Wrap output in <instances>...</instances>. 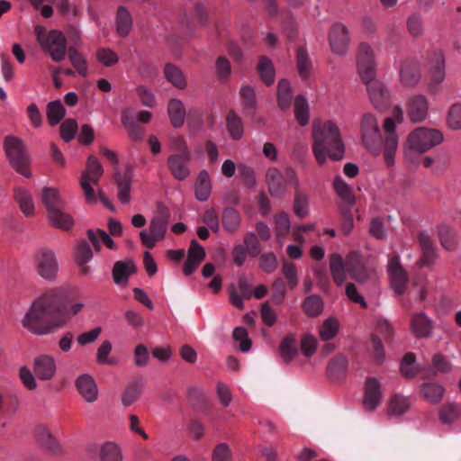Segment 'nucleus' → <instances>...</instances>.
<instances>
[{"instance_id": "338daca9", "label": "nucleus", "mask_w": 461, "mask_h": 461, "mask_svg": "<svg viewBox=\"0 0 461 461\" xmlns=\"http://www.w3.org/2000/svg\"><path fill=\"white\" fill-rule=\"evenodd\" d=\"M93 258V252L89 244L86 240L78 243L76 251V261L78 265H85Z\"/></svg>"}, {"instance_id": "dca6fc26", "label": "nucleus", "mask_w": 461, "mask_h": 461, "mask_svg": "<svg viewBox=\"0 0 461 461\" xmlns=\"http://www.w3.org/2000/svg\"><path fill=\"white\" fill-rule=\"evenodd\" d=\"M394 120L391 117H387L384 123L386 136L383 142V155L384 162L388 167L394 164V157L398 147V136L394 132Z\"/></svg>"}, {"instance_id": "4c0bfd02", "label": "nucleus", "mask_w": 461, "mask_h": 461, "mask_svg": "<svg viewBox=\"0 0 461 461\" xmlns=\"http://www.w3.org/2000/svg\"><path fill=\"white\" fill-rule=\"evenodd\" d=\"M164 74L167 81L178 89H185L187 82L183 71L173 64H167L164 68Z\"/></svg>"}, {"instance_id": "a18cd8bd", "label": "nucleus", "mask_w": 461, "mask_h": 461, "mask_svg": "<svg viewBox=\"0 0 461 461\" xmlns=\"http://www.w3.org/2000/svg\"><path fill=\"white\" fill-rule=\"evenodd\" d=\"M258 72L261 80L267 85L270 86L275 81V68L272 61L262 56L259 58L258 64Z\"/></svg>"}, {"instance_id": "7ed1b4c3", "label": "nucleus", "mask_w": 461, "mask_h": 461, "mask_svg": "<svg viewBox=\"0 0 461 461\" xmlns=\"http://www.w3.org/2000/svg\"><path fill=\"white\" fill-rule=\"evenodd\" d=\"M37 41L44 52L48 53L55 62L62 61L68 49L63 33L58 30L47 32L46 28L37 25L34 30Z\"/></svg>"}, {"instance_id": "6e6d98bb", "label": "nucleus", "mask_w": 461, "mask_h": 461, "mask_svg": "<svg viewBox=\"0 0 461 461\" xmlns=\"http://www.w3.org/2000/svg\"><path fill=\"white\" fill-rule=\"evenodd\" d=\"M296 62L300 76L306 79L311 73L312 63L306 50L303 47L297 50Z\"/></svg>"}, {"instance_id": "13d9d810", "label": "nucleus", "mask_w": 461, "mask_h": 461, "mask_svg": "<svg viewBox=\"0 0 461 461\" xmlns=\"http://www.w3.org/2000/svg\"><path fill=\"white\" fill-rule=\"evenodd\" d=\"M141 392V384L139 382H133L130 384L122 395V402L124 406H130L135 402Z\"/></svg>"}, {"instance_id": "3c124183", "label": "nucleus", "mask_w": 461, "mask_h": 461, "mask_svg": "<svg viewBox=\"0 0 461 461\" xmlns=\"http://www.w3.org/2000/svg\"><path fill=\"white\" fill-rule=\"evenodd\" d=\"M294 212L301 219L305 218L309 213L308 195L297 188L294 192Z\"/></svg>"}, {"instance_id": "412c9836", "label": "nucleus", "mask_w": 461, "mask_h": 461, "mask_svg": "<svg viewBox=\"0 0 461 461\" xmlns=\"http://www.w3.org/2000/svg\"><path fill=\"white\" fill-rule=\"evenodd\" d=\"M41 200L47 210L48 218L55 217L57 211L65 207V203L60 197L59 191L52 187L42 188Z\"/></svg>"}, {"instance_id": "e433bc0d", "label": "nucleus", "mask_w": 461, "mask_h": 461, "mask_svg": "<svg viewBox=\"0 0 461 461\" xmlns=\"http://www.w3.org/2000/svg\"><path fill=\"white\" fill-rule=\"evenodd\" d=\"M167 112L173 127L179 128L184 124L185 111L180 100L171 99L168 103Z\"/></svg>"}, {"instance_id": "69168bd1", "label": "nucleus", "mask_w": 461, "mask_h": 461, "mask_svg": "<svg viewBox=\"0 0 461 461\" xmlns=\"http://www.w3.org/2000/svg\"><path fill=\"white\" fill-rule=\"evenodd\" d=\"M352 207L339 206V213L341 215V230L344 234H349L354 228V218L351 212Z\"/></svg>"}, {"instance_id": "864d4df0", "label": "nucleus", "mask_w": 461, "mask_h": 461, "mask_svg": "<svg viewBox=\"0 0 461 461\" xmlns=\"http://www.w3.org/2000/svg\"><path fill=\"white\" fill-rule=\"evenodd\" d=\"M295 343V338L293 335L286 336L281 341L279 351L285 362L291 361L297 355L298 349Z\"/></svg>"}, {"instance_id": "58836bf2", "label": "nucleus", "mask_w": 461, "mask_h": 461, "mask_svg": "<svg viewBox=\"0 0 461 461\" xmlns=\"http://www.w3.org/2000/svg\"><path fill=\"white\" fill-rule=\"evenodd\" d=\"M221 222L226 231L236 232L240 225V215L234 208L226 207L222 211Z\"/></svg>"}, {"instance_id": "b1692460", "label": "nucleus", "mask_w": 461, "mask_h": 461, "mask_svg": "<svg viewBox=\"0 0 461 461\" xmlns=\"http://www.w3.org/2000/svg\"><path fill=\"white\" fill-rule=\"evenodd\" d=\"M76 387L86 402H94L97 400V385L91 375L85 374L78 376L76 380Z\"/></svg>"}, {"instance_id": "2f4dec72", "label": "nucleus", "mask_w": 461, "mask_h": 461, "mask_svg": "<svg viewBox=\"0 0 461 461\" xmlns=\"http://www.w3.org/2000/svg\"><path fill=\"white\" fill-rule=\"evenodd\" d=\"M333 188L338 196L342 200V203L339 206L352 207L355 204L353 190L340 176H335Z\"/></svg>"}, {"instance_id": "e2e57ef3", "label": "nucleus", "mask_w": 461, "mask_h": 461, "mask_svg": "<svg viewBox=\"0 0 461 461\" xmlns=\"http://www.w3.org/2000/svg\"><path fill=\"white\" fill-rule=\"evenodd\" d=\"M339 324L337 320L330 318L326 320L320 329V337L322 340L333 339L339 331Z\"/></svg>"}, {"instance_id": "393cba45", "label": "nucleus", "mask_w": 461, "mask_h": 461, "mask_svg": "<svg viewBox=\"0 0 461 461\" xmlns=\"http://www.w3.org/2000/svg\"><path fill=\"white\" fill-rule=\"evenodd\" d=\"M347 271L350 277L358 283H364L369 278V271L356 253H350L347 257Z\"/></svg>"}, {"instance_id": "49530a36", "label": "nucleus", "mask_w": 461, "mask_h": 461, "mask_svg": "<svg viewBox=\"0 0 461 461\" xmlns=\"http://www.w3.org/2000/svg\"><path fill=\"white\" fill-rule=\"evenodd\" d=\"M293 94L290 83L281 79L277 85V104L281 110H287L291 105Z\"/></svg>"}, {"instance_id": "a211bd4d", "label": "nucleus", "mask_w": 461, "mask_h": 461, "mask_svg": "<svg viewBox=\"0 0 461 461\" xmlns=\"http://www.w3.org/2000/svg\"><path fill=\"white\" fill-rule=\"evenodd\" d=\"M57 372L55 358L50 355H40L33 360V374L41 381L51 380Z\"/></svg>"}, {"instance_id": "2eb2a0df", "label": "nucleus", "mask_w": 461, "mask_h": 461, "mask_svg": "<svg viewBox=\"0 0 461 461\" xmlns=\"http://www.w3.org/2000/svg\"><path fill=\"white\" fill-rule=\"evenodd\" d=\"M363 83L366 86V91L374 107L380 112L387 109L390 105V95L385 86L375 78Z\"/></svg>"}, {"instance_id": "7c9ffc66", "label": "nucleus", "mask_w": 461, "mask_h": 461, "mask_svg": "<svg viewBox=\"0 0 461 461\" xmlns=\"http://www.w3.org/2000/svg\"><path fill=\"white\" fill-rule=\"evenodd\" d=\"M137 267L131 260L116 261L113 267V279L116 285L127 282L131 275L136 273Z\"/></svg>"}, {"instance_id": "c756f323", "label": "nucleus", "mask_w": 461, "mask_h": 461, "mask_svg": "<svg viewBox=\"0 0 461 461\" xmlns=\"http://www.w3.org/2000/svg\"><path fill=\"white\" fill-rule=\"evenodd\" d=\"M400 77L404 86H412L416 85L420 77L418 64L412 60H405L401 66Z\"/></svg>"}, {"instance_id": "c03bdc74", "label": "nucleus", "mask_w": 461, "mask_h": 461, "mask_svg": "<svg viewBox=\"0 0 461 461\" xmlns=\"http://www.w3.org/2000/svg\"><path fill=\"white\" fill-rule=\"evenodd\" d=\"M131 25L132 19L131 14L125 7L120 6L116 14L117 32L120 36L125 37L129 34Z\"/></svg>"}, {"instance_id": "09e8293b", "label": "nucleus", "mask_w": 461, "mask_h": 461, "mask_svg": "<svg viewBox=\"0 0 461 461\" xmlns=\"http://www.w3.org/2000/svg\"><path fill=\"white\" fill-rule=\"evenodd\" d=\"M68 55L72 66L77 71V73L81 77H86L88 75L87 65L86 60L83 55L75 47L68 48Z\"/></svg>"}, {"instance_id": "5701e85b", "label": "nucleus", "mask_w": 461, "mask_h": 461, "mask_svg": "<svg viewBox=\"0 0 461 461\" xmlns=\"http://www.w3.org/2000/svg\"><path fill=\"white\" fill-rule=\"evenodd\" d=\"M114 181L118 189V199L122 203L130 202V192L132 181V168L127 166L124 172H116L114 174Z\"/></svg>"}, {"instance_id": "9d476101", "label": "nucleus", "mask_w": 461, "mask_h": 461, "mask_svg": "<svg viewBox=\"0 0 461 461\" xmlns=\"http://www.w3.org/2000/svg\"><path fill=\"white\" fill-rule=\"evenodd\" d=\"M387 272L392 288L397 294L402 295L409 284V275L402 267L398 255H393L389 258Z\"/></svg>"}, {"instance_id": "ddd939ff", "label": "nucleus", "mask_w": 461, "mask_h": 461, "mask_svg": "<svg viewBox=\"0 0 461 461\" xmlns=\"http://www.w3.org/2000/svg\"><path fill=\"white\" fill-rule=\"evenodd\" d=\"M331 50L338 55H344L348 51L350 36L348 27L339 22L333 23L328 36Z\"/></svg>"}, {"instance_id": "603ef678", "label": "nucleus", "mask_w": 461, "mask_h": 461, "mask_svg": "<svg viewBox=\"0 0 461 461\" xmlns=\"http://www.w3.org/2000/svg\"><path fill=\"white\" fill-rule=\"evenodd\" d=\"M410 401L401 394H394L389 401L388 410L393 415L400 416L405 413L410 408Z\"/></svg>"}, {"instance_id": "bb28decb", "label": "nucleus", "mask_w": 461, "mask_h": 461, "mask_svg": "<svg viewBox=\"0 0 461 461\" xmlns=\"http://www.w3.org/2000/svg\"><path fill=\"white\" fill-rule=\"evenodd\" d=\"M14 199L19 204L21 212L26 217L34 215V203L29 190L21 186L14 187Z\"/></svg>"}, {"instance_id": "f257e3e1", "label": "nucleus", "mask_w": 461, "mask_h": 461, "mask_svg": "<svg viewBox=\"0 0 461 461\" xmlns=\"http://www.w3.org/2000/svg\"><path fill=\"white\" fill-rule=\"evenodd\" d=\"M70 303L67 289H50L32 303L22 321L23 326L35 335L50 334L64 327L84 307L81 303Z\"/></svg>"}, {"instance_id": "a19ab883", "label": "nucleus", "mask_w": 461, "mask_h": 461, "mask_svg": "<svg viewBox=\"0 0 461 461\" xmlns=\"http://www.w3.org/2000/svg\"><path fill=\"white\" fill-rule=\"evenodd\" d=\"M87 238L97 251L101 249V242L110 249H115V244L112 238L101 229H97L96 230H88Z\"/></svg>"}, {"instance_id": "20e7f679", "label": "nucleus", "mask_w": 461, "mask_h": 461, "mask_svg": "<svg viewBox=\"0 0 461 461\" xmlns=\"http://www.w3.org/2000/svg\"><path fill=\"white\" fill-rule=\"evenodd\" d=\"M444 140L443 133L437 129L418 127L408 136L404 149L405 155L411 152L425 153Z\"/></svg>"}, {"instance_id": "4468645a", "label": "nucleus", "mask_w": 461, "mask_h": 461, "mask_svg": "<svg viewBox=\"0 0 461 461\" xmlns=\"http://www.w3.org/2000/svg\"><path fill=\"white\" fill-rule=\"evenodd\" d=\"M34 438L37 444L47 454L55 456H61L63 454V448L60 443L45 425L39 424L35 427Z\"/></svg>"}, {"instance_id": "f03ea898", "label": "nucleus", "mask_w": 461, "mask_h": 461, "mask_svg": "<svg viewBox=\"0 0 461 461\" xmlns=\"http://www.w3.org/2000/svg\"><path fill=\"white\" fill-rule=\"evenodd\" d=\"M312 138L313 153L320 164L326 161V154L333 160H340L343 158L344 144L338 126L332 122H314Z\"/></svg>"}, {"instance_id": "c85d7f7f", "label": "nucleus", "mask_w": 461, "mask_h": 461, "mask_svg": "<svg viewBox=\"0 0 461 461\" xmlns=\"http://www.w3.org/2000/svg\"><path fill=\"white\" fill-rule=\"evenodd\" d=\"M330 269L336 285H341L347 278V260L344 261L339 254H331L330 257Z\"/></svg>"}, {"instance_id": "473e14b6", "label": "nucleus", "mask_w": 461, "mask_h": 461, "mask_svg": "<svg viewBox=\"0 0 461 461\" xmlns=\"http://www.w3.org/2000/svg\"><path fill=\"white\" fill-rule=\"evenodd\" d=\"M445 388L438 383L428 382L420 386V395L431 404H438L443 398Z\"/></svg>"}, {"instance_id": "0eeeda50", "label": "nucleus", "mask_w": 461, "mask_h": 461, "mask_svg": "<svg viewBox=\"0 0 461 461\" xmlns=\"http://www.w3.org/2000/svg\"><path fill=\"white\" fill-rule=\"evenodd\" d=\"M266 182L270 195L274 198H282L287 191V184L297 186L298 178L294 169L288 167L285 176L276 167H269L266 173Z\"/></svg>"}, {"instance_id": "39448f33", "label": "nucleus", "mask_w": 461, "mask_h": 461, "mask_svg": "<svg viewBox=\"0 0 461 461\" xmlns=\"http://www.w3.org/2000/svg\"><path fill=\"white\" fill-rule=\"evenodd\" d=\"M4 149L10 166L20 175L30 178L31 158L26 151L23 141L15 136H6L4 140Z\"/></svg>"}, {"instance_id": "1a4fd4ad", "label": "nucleus", "mask_w": 461, "mask_h": 461, "mask_svg": "<svg viewBox=\"0 0 461 461\" xmlns=\"http://www.w3.org/2000/svg\"><path fill=\"white\" fill-rule=\"evenodd\" d=\"M104 173V168L98 159L91 155L87 158L86 170L81 173L80 185L84 191L86 202L93 203L96 202V195L91 184L97 185Z\"/></svg>"}, {"instance_id": "680f3d73", "label": "nucleus", "mask_w": 461, "mask_h": 461, "mask_svg": "<svg viewBox=\"0 0 461 461\" xmlns=\"http://www.w3.org/2000/svg\"><path fill=\"white\" fill-rule=\"evenodd\" d=\"M447 123L451 130H461V104L456 103L449 107Z\"/></svg>"}, {"instance_id": "774afa93", "label": "nucleus", "mask_w": 461, "mask_h": 461, "mask_svg": "<svg viewBox=\"0 0 461 461\" xmlns=\"http://www.w3.org/2000/svg\"><path fill=\"white\" fill-rule=\"evenodd\" d=\"M212 461H231L232 453L230 447L226 443L218 444L212 454Z\"/></svg>"}, {"instance_id": "8fccbe9b", "label": "nucleus", "mask_w": 461, "mask_h": 461, "mask_svg": "<svg viewBox=\"0 0 461 461\" xmlns=\"http://www.w3.org/2000/svg\"><path fill=\"white\" fill-rule=\"evenodd\" d=\"M294 115L300 125L304 126L309 122L310 114L308 102L303 95L295 97Z\"/></svg>"}, {"instance_id": "0e129e2a", "label": "nucleus", "mask_w": 461, "mask_h": 461, "mask_svg": "<svg viewBox=\"0 0 461 461\" xmlns=\"http://www.w3.org/2000/svg\"><path fill=\"white\" fill-rule=\"evenodd\" d=\"M100 457L102 461H122L119 447L112 442H107L102 447Z\"/></svg>"}, {"instance_id": "4be33fe9", "label": "nucleus", "mask_w": 461, "mask_h": 461, "mask_svg": "<svg viewBox=\"0 0 461 461\" xmlns=\"http://www.w3.org/2000/svg\"><path fill=\"white\" fill-rule=\"evenodd\" d=\"M407 113L410 120L414 122H421L428 115V101L423 95H414L407 103Z\"/></svg>"}, {"instance_id": "4d7b16f0", "label": "nucleus", "mask_w": 461, "mask_h": 461, "mask_svg": "<svg viewBox=\"0 0 461 461\" xmlns=\"http://www.w3.org/2000/svg\"><path fill=\"white\" fill-rule=\"evenodd\" d=\"M240 94L246 112L249 114L253 113L257 107L256 94L253 88L249 86H242Z\"/></svg>"}, {"instance_id": "f3484780", "label": "nucleus", "mask_w": 461, "mask_h": 461, "mask_svg": "<svg viewBox=\"0 0 461 461\" xmlns=\"http://www.w3.org/2000/svg\"><path fill=\"white\" fill-rule=\"evenodd\" d=\"M417 241L421 250V257L417 262L418 266L429 267L432 265L437 258V247L430 235L422 230L418 234Z\"/></svg>"}, {"instance_id": "423d86ee", "label": "nucleus", "mask_w": 461, "mask_h": 461, "mask_svg": "<svg viewBox=\"0 0 461 461\" xmlns=\"http://www.w3.org/2000/svg\"><path fill=\"white\" fill-rule=\"evenodd\" d=\"M170 212L164 205H158L156 214L149 223V234L146 230L140 232L141 243L148 249H153L157 242L164 239L168 226Z\"/></svg>"}, {"instance_id": "aec40b11", "label": "nucleus", "mask_w": 461, "mask_h": 461, "mask_svg": "<svg viewBox=\"0 0 461 461\" xmlns=\"http://www.w3.org/2000/svg\"><path fill=\"white\" fill-rule=\"evenodd\" d=\"M382 391L379 381L375 377H367L364 388L363 405L366 411H374L381 402Z\"/></svg>"}, {"instance_id": "5fc2aeb1", "label": "nucleus", "mask_w": 461, "mask_h": 461, "mask_svg": "<svg viewBox=\"0 0 461 461\" xmlns=\"http://www.w3.org/2000/svg\"><path fill=\"white\" fill-rule=\"evenodd\" d=\"M304 312L311 317H316L322 312L323 303L320 296H308L303 303Z\"/></svg>"}, {"instance_id": "37998d69", "label": "nucleus", "mask_w": 461, "mask_h": 461, "mask_svg": "<svg viewBox=\"0 0 461 461\" xmlns=\"http://www.w3.org/2000/svg\"><path fill=\"white\" fill-rule=\"evenodd\" d=\"M290 219L286 212H282L275 216V230L280 246H283V239L290 232Z\"/></svg>"}, {"instance_id": "ea45409f", "label": "nucleus", "mask_w": 461, "mask_h": 461, "mask_svg": "<svg viewBox=\"0 0 461 461\" xmlns=\"http://www.w3.org/2000/svg\"><path fill=\"white\" fill-rule=\"evenodd\" d=\"M226 127L231 139L239 140L243 136V123L241 118L233 111H230L226 116Z\"/></svg>"}, {"instance_id": "72a5a7b5", "label": "nucleus", "mask_w": 461, "mask_h": 461, "mask_svg": "<svg viewBox=\"0 0 461 461\" xmlns=\"http://www.w3.org/2000/svg\"><path fill=\"white\" fill-rule=\"evenodd\" d=\"M212 191L211 178L206 170H202L196 179L194 193L197 200L204 202L210 197Z\"/></svg>"}, {"instance_id": "9b49d317", "label": "nucleus", "mask_w": 461, "mask_h": 461, "mask_svg": "<svg viewBox=\"0 0 461 461\" xmlns=\"http://www.w3.org/2000/svg\"><path fill=\"white\" fill-rule=\"evenodd\" d=\"M36 268L38 274L46 280H54L59 264L55 253L47 248L38 250L35 256Z\"/></svg>"}, {"instance_id": "052dcab7", "label": "nucleus", "mask_w": 461, "mask_h": 461, "mask_svg": "<svg viewBox=\"0 0 461 461\" xmlns=\"http://www.w3.org/2000/svg\"><path fill=\"white\" fill-rule=\"evenodd\" d=\"M64 209H59L57 214L53 218H49L50 221L56 228L68 230L74 225V220L71 215L65 212Z\"/></svg>"}, {"instance_id": "a878e982", "label": "nucleus", "mask_w": 461, "mask_h": 461, "mask_svg": "<svg viewBox=\"0 0 461 461\" xmlns=\"http://www.w3.org/2000/svg\"><path fill=\"white\" fill-rule=\"evenodd\" d=\"M239 289L240 294L232 287L230 292V301L233 306L240 310H243V299H250L252 296L251 285L249 284L246 276H242L239 278Z\"/></svg>"}, {"instance_id": "6ab92c4d", "label": "nucleus", "mask_w": 461, "mask_h": 461, "mask_svg": "<svg viewBox=\"0 0 461 461\" xmlns=\"http://www.w3.org/2000/svg\"><path fill=\"white\" fill-rule=\"evenodd\" d=\"M191 160V153L172 154L167 158V167L171 175L176 180L183 181L186 179L191 171L188 164Z\"/></svg>"}, {"instance_id": "de8ad7c7", "label": "nucleus", "mask_w": 461, "mask_h": 461, "mask_svg": "<svg viewBox=\"0 0 461 461\" xmlns=\"http://www.w3.org/2000/svg\"><path fill=\"white\" fill-rule=\"evenodd\" d=\"M66 110L59 100L50 102L47 105V118L51 126L57 125L64 118Z\"/></svg>"}, {"instance_id": "c9c22d12", "label": "nucleus", "mask_w": 461, "mask_h": 461, "mask_svg": "<svg viewBox=\"0 0 461 461\" xmlns=\"http://www.w3.org/2000/svg\"><path fill=\"white\" fill-rule=\"evenodd\" d=\"M431 80L435 84H440L445 77V59L440 51H435L430 58L429 65Z\"/></svg>"}, {"instance_id": "f8f14e48", "label": "nucleus", "mask_w": 461, "mask_h": 461, "mask_svg": "<svg viewBox=\"0 0 461 461\" xmlns=\"http://www.w3.org/2000/svg\"><path fill=\"white\" fill-rule=\"evenodd\" d=\"M357 61V70L362 81L375 77V54L367 43L362 42L359 44Z\"/></svg>"}, {"instance_id": "79ce46f5", "label": "nucleus", "mask_w": 461, "mask_h": 461, "mask_svg": "<svg viewBox=\"0 0 461 461\" xmlns=\"http://www.w3.org/2000/svg\"><path fill=\"white\" fill-rule=\"evenodd\" d=\"M438 238L445 249L452 251L456 248V233L448 225L440 224L438 227Z\"/></svg>"}, {"instance_id": "cd10ccee", "label": "nucleus", "mask_w": 461, "mask_h": 461, "mask_svg": "<svg viewBox=\"0 0 461 461\" xmlns=\"http://www.w3.org/2000/svg\"><path fill=\"white\" fill-rule=\"evenodd\" d=\"M411 329L417 338H428L431 333L432 322L425 313H415L411 320Z\"/></svg>"}, {"instance_id": "bf43d9fd", "label": "nucleus", "mask_w": 461, "mask_h": 461, "mask_svg": "<svg viewBox=\"0 0 461 461\" xmlns=\"http://www.w3.org/2000/svg\"><path fill=\"white\" fill-rule=\"evenodd\" d=\"M415 360L416 357L413 353L409 352L404 355L401 363V373L404 377L412 378L417 375L418 369L415 366Z\"/></svg>"}, {"instance_id": "6e6552de", "label": "nucleus", "mask_w": 461, "mask_h": 461, "mask_svg": "<svg viewBox=\"0 0 461 461\" xmlns=\"http://www.w3.org/2000/svg\"><path fill=\"white\" fill-rule=\"evenodd\" d=\"M361 136L365 147L375 156L383 152L381 132L375 117L371 113L363 115L361 121Z\"/></svg>"}, {"instance_id": "f704fd0d", "label": "nucleus", "mask_w": 461, "mask_h": 461, "mask_svg": "<svg viewBox=\"0 0 461 461\" xmlns=\"http://www.w3.org/2000/svg\"><path fill=\"white\" fill-rule=\"evenodd\" d=\"M348 369V359L343 355H339L329 362L327 373L330 379L339 380L345 376Z\"/></svg>"}]
</instances>
